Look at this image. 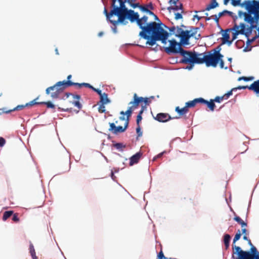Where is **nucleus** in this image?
<instances>
[{"label":"nucleus","instance_id":"54","mask_svg":"<svg viewBox=\"0 0 259 259\" xmlns=\"http://www.w3.org/2000/svg\"><path fill=\"white\" fill-rule=\"evenodd\" d=\"M72 104L79 109H80L82 107L81 104L78 101H74L72 102Z\"/></svg>","mask_w":259,"mask_h":259},{"label":"nucleus","instance_id":"11","mask_svg":"<svg viewBox=\"0 0 259 259\" xmlns=\"http://www.w3.org/2000/svg\"><path fill=\"white\" fill-rule=\"evenodd\" d=\"M110 16H116L118 17L117 20H111L110 23L113 25H117L118 24L120 23L122 25H126L128 22L126 21L127 19V14L124 13H119V15L116 14H113L112 15L110 14Z\"/></svg>","mask_w":259,"mask_h":259},{"label":"nucleus","instance_id":"58","mask_svg":"<svg viewBox=\"0 0 259 259\" xmlns=\"http://www.w3.org/2000/svg\"><path fill=\"white\" fill-rule=\"evenodd\" d=\"M136 132L137 133L138 137H140L142 136L143 133L141 131L140 125H138L137 127L136 128Z\"/></svg>","mask_w":259,"mask_h":259},{"label":"nucleus","instance_id":"12","mask_svg":"<svg viewBox=\"0 0 259 259\" xmlns=\"http://www.w3.org/2000/svg\"><path fill=\"white\" fill-rule=\"evenodd\" d=\"M175 36L179 38H191L193 37V33H191V30H184L179 26L177 27Z\"/></svg>","mask_w":259,"mask_h":259},{"label":"nucleus","instance_id":"62","mask_svg":"<svg viewBox=\"0 0 259 259\" xmlns=\"http://www.w3.org/2000/svg\"><path fill=\"white\" fill-rule=\"evenodd\" d=\"M92 90L97 93L99 95L100 97L103 94V93L102 92V91L100 89H96L94 87L93 89H92Z\"/></svg>","mask_w":259,"mask_h":259},{"label":"nucleus","instance_id":"59","mask_svg":"<svg viewBox=\"0 0 259 259\" xmlns=\"http://www.w3.org/2000/svg\"><path fill=\"white\" fill-rule=\"evenodd\" d=\"M143 102L145 103V105H149L151 103V100H150V98H144V100Z\"/></svg>","mask_w":259,"mask_h":259},{"label":"nucleus","instance_id":"42","mask_svg":"<svg viewBox=\"0 0 259 259\" xmlns=\"http://www.w3.org/2000/svg\"><path fill=\"white\" fill-rule=\"evenodd\" d=\"M134 98L135 100V103H136V105H139V104L142 102H143L144 98L143 97H138L137 96V94L134 95Z\"/></svg>","mask_w":259,"mask_h":259},{"label":"nucleus","instance_id":"2","mask_svg":"<svg viewBox=\"0 0 259 259\" xmlns=\"http://www.w3.org/2000/svg\"><path fill=\"white\" fill-rule=\"evenodd\" d=\"M148 17L145 15L141 18H139V20L138 21V26L141 29L139 33V36L147 41L149 40L151 31L156 30V29L153 27L154 25L157 26L156 22H148Z\"/></svg>","mask_w":259,"mask_h":259},{"label":"nucleus","instance_id":"51","mask_svg":"<svg viewBox=\"0 0 259 259\" xmlns=\"http://www.w3.org/2000/svg\"><path fill=\"white\" fill-rule=\"evenodd\" d=\"M165 153H166V151H163V152L159 153L153 157V160L155 161L157 159L161 158Z\"/></svg>","mask_w":259,"mask_h":259},{"label":"nucleus","instance_id":"50","mask_svg":"<svg viewBox=\"0 0 259 259\" xmlns=\"http://www.w3.org/2000/svg\"><path fill=\"white\" fill-rule=\"evenodd\" d=\"M105 105V104H103V103H101V104L99 106L98 108V111L100 113L106 112Z\"/></svg>","mask_w":259,"mask_h":259},{"label":"nucleus","instance_id":"6","mask_svg":"<svg viewBox=\"0 0 259 259\" xmlns=\"http://www.w3.org/2000/svg\"><path fill=\"white\" fill-rule=\"evenodd\" d=\"M169 46L164 48V51L168 55L180 54L183 48L175 39H172L168 40Z\"/></svg>","mask_w":259,"mask_h":259},{"label":"nucleus","instance_id":"32","mask_svg":"<svg viewBox=\"0 0 259 259\" xmlns=\"http://www.w3.org/2000/svg\"><path fill=\"white\" fill-rule=\"evenodd\" d=\"M234 220L239 224L242 227H246L247 226V224L244 222L239 216H235Z\"/></svg>","mask_w":259,"mask_h":259},{"label":"nucleus","instance_id":"64","mask_svg":"<svg viewBox=\"0 0 259 259\" xmlns=\"http://www.w3.org/2000/svg\"><path fill=\"white\" fill-rule=\"evenodd\" d=\"M146 6L147 8V9L150 10H153L154 9L153 5L151 2L148 3L147 5H146Z\"/></svg>","mask_w":259,"mask_h":259},{"label":"nucleus","instance_id":"29","mask_svg":"<svg viewBox=\"0 0 259 259\" xmlns=\"http://www.w3.org/2000/svg\"><path fill=\"white\" fill-rule=\"evenodd\" d=\"M180 38V41L179 42V44H180V46L181 47H185L190 44L189 39L190 38L183 37V38Z\"/></svg>","mask_w":259,"mask_h":259},{"label":"nucleus","instance_id":"13","mask_svg":"<svg viewBox=\"0 0 259 259\" xmlns=\"http://www.w3.org/2000/svg\"><path fill=\"white\" fill-rule=\"evenodd\" d=\"M227 31H233L232 36V39L233 41L237 38L239 34L243 35V31L242 29H240L239 25L237 24L236 23H235L232 28L227 29Z\"/></svg>","mask_w":259,"mask_h":259},{"label":"nucleus","instance_id":"30","mask_svg":"<svg viewBox=\"0 0 259 259\" xmlns=\"http://www.w3.org/2000/svg\"><path fill=\"white\" fill-rule=\"evenodd\" d=\"M29 252L30 253V255L32 257V259H38L36 255L35 254V251L34 248V246L32 243H30L29 245Z\"/></svg>","mask_w":259,"mask_h":259},{"label":"nucleus","instance_id":"19","mask_svg":"<svg viewBox=\"0 0 259 259\" xmlns=\"http://www.w3.org/2000/svg\"><path fill=\"white\" fill-rule=\"evenodd\" d=\"M109 126L110 128H109V131L114 135L124 132L122 126L119 125L117 126L114 123H109Z\"/></svg>","mask_w":259,"mask_h":259},{"label":"nucleus","instance_id":"41","mask_svg":"<svg viewBox=\"0 0 259 259\" xmlns=\"http://www.w3.org/2000/svg\"><path fill=\"white\" fill-rule=\"evenodd\" d=\"M196 104L195 99L193 100L188 101L186 103V106L188 109L189 108L194 107Z\"/></svg>","mask_w":259,"mask_h":259},{"label":"nucleus","instance_id":"7","mask_svg":"<svg viewBox=\"0 0 259 259\" xmlns=\"http://www.w3.org/2000/svg\"><path fill=\"white\" fill-rule=\"evenodd\" d=\"M247 23L248 24H246L244 23H240L239 24V27H240V29H241L243 31V35L246 38H248L252 33L254 29H257V27L256 25H254L250 22Z\"/></svg>","mask_w":259,"mask_h":259},{"label":"nucleus","instance_id":"34","mask_svg":"<svg viewBox=\"0 0 259 259\" xmlns=\"http://www.w3.org/2000/svg\"><path fill=\"white\" fill-rule=\"evenodd\" d=\"M61 85H62V83L56 82L54 85L48 88L46 90V93L49 95L51 91H54L56 87H59Z\"/></svg>","mask_w":259,"mask_h":259},{"label":"nucleus","instance_id":"45","mask_svg":"<svg viewBox=\"0 0 259 259\" xmlns=\"http://www.w3.org/2000/svg\"><path fill=\"white\" fill-rule=\"evenodd\" d=\"M133 107H129L127 111L125 112L126 115V118L130 119V117L131 116L133 113Z\"/></svg>","mask_w":259,"mask_h":259},{"label":"nucleus","instance_id":"20","mask_svg":"<svg viewBox=\"0 0 259 259\" xmlns=\"http://www.w3.org/2000/svg\"><path fill=\"white\" fill-rule=\"evenodd\" d=\"M142 154L140 152H137L134 154L130 158V165L132 166L135 164L138 163L140 158L141 157Z\"/></svg>","mask_w":259,"mask_h":259},{"label":"nucleus","instance_id":"43","mask_svg":"<svg viewBox=\"0 0 259 259\" xmlns=\"http://www.w3.org/2000/svg\"><path fill=\"white\" fill-rule=\"evenodd\" d=\"M228 14L229 16L230 15H233V12L231 11H229L227 10H224L222 12H221L219 13V17H221L222 16H224V15Z\"/></svg>","mask_w":259,"mask_h":259},{"label":"nucleus","instance_id":"22","mask_svg":"<svg viewBox=\"0 0 259 259\" xmlns=\"http://www.w3.org/2000/svg\"><path fill=\"white\" fill-rule=\"evenodd\" d=\"M100 102L103 103V104H107L111 103V100L108 98L107 93H103L100 97Z\"/></svg>","mask_w":259,"mask_h":259},{"label":"nucleus","instance_id":"53","mask_svg":"<svg viewBox=\"0 0 259 259\" xmlns=\"http://www.w3.org/2000/svg\"><path fill=\"white\" fill-rule=\"evenodd\" d=\"M233 91H235V90H233V89L229 91V92H228L227 93H226L224 96L223 97H224V99H228L230 96H231L232 94H233Z\"/></svg>","mask_w":259,"mask_h":259},{"label":"nucleus","instance_id":"17","mask_svg":"<svg viewBox=\"0 0 259 259\" xmlns=\"http://www.w3.org/2000/svg\"><path fill=\"white\" fill-rule=\"evenodd\" d=\"M252 3L248 10L252 12L259 19V0H252Z\"/></svg>","mask_w":259,"mask_h":259},{"label":"nucleus","instance_id":"47","mask_svg":"<svg viewBox=\"0 0 259 259\" xmlns=\"http://www.w3.org/2000/svg\"><path fill=\"white\" fill-rule=\"evenodd\" d=\"M228 32L229 31H227V29H226L223 33L222 35L224 38L223 40H226L229 39V38L230 37V34L228 33Z\"/></svg>","mask_w":259,"mask_h":259},{"label":"nucleus","instance_id":"52","mask_svg":"<svg viewBox=\"0 0 259 259\" xmlns=\"http://www.w3.org/2000/svg\"><path fill=\"white\" fill-rule=\"evenodd\" d=\"M253 256L249 259H259V252L258 251H254L252 253Z\"/></svg>","mask_w":259,"mask_h":259},{"label":"nucleus","instance_id":"63","mask_svg":"<svg viewBox=\"0 0 259 259\" xmlns=\"http://www.w3.org/2000/svg\"><path fill=\"white\" fill-rule=\"evenodd\" d=\"M6 144V140L2 137H0V147H3Z\"/></svg>","mask_w":259,"mask_h":259},{"label":"nucleus","instance_id":"26","mask_svg":"<svg viewBox=\"0 0 259 259\" xmlns=\"http://www.w3.org/2000/svg\"><path fill=\"white\" fill-rule=\"evenodd\" d=\"M175 111L180 115H183L188 112V109L185 105V107L180 108L179 106L176 108Z\"/></svg>","mask_w":259,"mask_h":259},{"label":"nucleus","instance_id":"44","mask_svg":"<svg viewBox=\"0 0 259 259\" xmlns=\"http://www.w3.org/2000/svg\"><path fill=\"white\" fill-rule=\"evenodd\" d=\"M254 79V77L253 76H250V77H246V76H241L238 78V80H244L245 81H248L250 80H252Z\"/></svg>","mask_w":259,"mask_h":259},{"label":"nucleus","instance_id":"21","mask_svg":"<svg viewBox=\"0 0 259 259\" xmlns=\"http://www.w3.org/2000/svg\"><path fill=\"white\" fill-rule=\"evenodd\" d=\"M249 90L253 91L256 94H259V79L250 85Z\"/></svg>","mask_w":259,"mask_h":259},{"label":"nucleus","instance_id":"24","mask_svg":"<svg viewBox=\"0 0 259 259\" xmlns=\"http://www.w3.org/2000/svg\"><path fill=\"white\" fill-rule=\"evenodd\" d=\"M113 147L116 148L119 152H123L126 148V145L122 143H115L113 144Z\"/></svg>","mask_w":259,"mask_h":259},{"label":"nucleus","instance_id":"38","mask_svg":"<svg viewBox=\"0 0 259 259\" xmlns=\"http://www.w3.org/2000/svg\"><path fill=\"white\" fill-rule=\"evenodd\" d=\"M258 37H259L257 34H256L254 36L252 37L251 38H249V37L247 38V41L246 42V46H249L250 44L253 42Z\"/></svg>","mask_w":259,"mask_h":259},{"label":"nucleus","instance_id":"28","mask_svg":"<svg viewBox=\"0 0 259 259\" xmlns=\"http://www.w3.org/2000/svg\"><path fill=\"white\" fill-rule=\"evenodd\" d=\"M167 10L170 12L171 10L177 11L179 10H182V13L183 12V5L182 3H180L179 5H176L174 7L170 6L167 8Z\"/></svg>","mask_w":259,"mask_h":259},{"label":"nucleus","instance_id":"57","mask_svg":"<svg viewBox=\"0 0 259 259\" xmlns=\"http://www.w3.org/2000/svg\"><path fill=\"white\" fill-rule=\"evenodd\" d=\"M199 29V27H194L193 26L190 27L191 33H193V37L197 33V30Z\"/></svg>","mask_w":259,"mask_h":259},{"label":"nucleus","instance_id":"60","mask_svg":"<svg viewBox=\"0 0 259 259\" xmlns=\"http://www.w3.org/2000/svg\"><path fill=\"white\" fill-rule=\"evenodd\" d=\"M12 220L15 222H18L19 221V218L18 217L17 213H13L12 215Z\"/></svg>","mask_w":259,"mask_h":259},{"label":"nucleus","instance_id":"56","mask_svg":"<svg viewBox=\"0 0 259 259\" xmlns=\"http://www.w3.org/2000/svg\"><path fill=\"white\" fill-rule=\"evenodd\" d=\"M169 258L165 257L163 252L160 251L157 255V259H168Z\"/></svg>","mask_w":259,"mask_h":259},{"label":"nucleus","instance_id":"48","mask_svg":"<svg viewBox=\"0 0 259 259\" xmlns=\"http://www.w3.org/2000/svg\"><path fill=\"white\" fill-rule=\"evenodd\" d=\"M167 29L170 32H169V34H170V35L171 34H174L175 35V34L176 33V29H177V27L175 26H172V27H168V28Z\"/></svg>","mask_w":259,"mask_h":259},{"label":"nucleus","instance_id":"46","mask_svg":"<svg viewBox=\"0 0 259 259\" xmlns=\"http://www.w3.org/2000/svg\"><path fill=\"white\" fill-rule=\"evenodd\" d=\"M196 104L197 103H200V104H206L207 100H205L203 98H195V99Z\"/></svg>","mask_w":259,"mask_h":259},{"label":"nucleus","instance_id":"9","mask_svg":"<svg viewBox=\"0 0 259 259\" xmlns=\"http://www.w3.org/2000/svg\"><path fill=\"white\" fill-rule=\"evenodd\" d=\"M180 55L183 57V58L180 61L181 63H192L193 58V52L187 51L183 48L181 50Z\"/></svg>","mask_w":259,"mask_h":259},{"label":"nucleus","instance_id":"1","mask_svg":"<svg viewBox=\"0 0 259 259\" xmlns=\"http://www.w3.org/2000/svg\"><path fill=\"white\" fill-rule=\"evenodd\" d=\"M157 26L154 25L156 29L155 31H152L150 35L148 41H146V44L150 46H153L156 44L157 41H160L163 44H166L167 39L170 35L169 32L164 29V28H168V27L163 24L161 21L156 22Z\"/></svg>","mask_w":259,"mask_h":259},{"label":"nucleus","instance_id":"40","mask_svg":"<svg viewBox=\"0 0 259 259\" xmlns=\"http://www.w3.org/2000/svg\"><path fill=\"white\" fill-rule=\"evenodd\" d=\"M38 99V97H37L36 99H35L34 100L25 104L26 107H29V106H31L34 105H40L39 102H36V100Z\"/></svg>","mask_w":259,"mask_h":259},{"label":"nucleus","instance_id":"35","mask_svg":"<svg viewBox=\"0 0 259 259\" xmlns=\"http://www.w3.org/2000/svg\"><path fill=\"white\" fill-rule=\"evenodd\" d=\"M25 107H26L25 104V105H19L17 106L16 107H15L13 109L5 111V112L6 113H9L12 111L22 110Z\"/></svg>","mask_w":259,"mask_h":259},{"label":"nucleus","instance_id":"33","mask_svg":"<svg viewBox=\"0 0 259 259\" xmlns=\"http://www.w3.org/2000/svg\"><path fill=\"white\" fill-rule=\"evenodd\" d=\"M207 107L211 111H213L215 107V105L212 99H210V101H207L206 104Z\"/></svg>","mask_w":259,"mask_h":259},{"label":"nucleus","instance_id":"10","mask_svg":"<svg viewBox=\"0 0 259 259\" xmlns=\"http://www.w3.org/2000/svg\"><path fill=\"white\" fill-rule=\"evenodd\" d=\"M131 10H132L128 9L125 5V3L122 2L119 3V6L117 5H114V9H112L111 15H112L113 14L119 15V13L126 14L127 13H128Z\"/></svg>","mask_w":259,"mask_h":259},{"label":"nucleus","instance_id":"15","mask_svg":"<svg viewBox=\"0 0 259 259\" xmlns=\"http://www.w3.org/2000/svg\"><path fill=\"white\" fill-rule=\"evenodd\" d=\"M58 82L62 83V85H60L59 87H56L55 89V91L51 93V96L53 99L58 98L60 95L63 93L66 88L63 80L58 81Z\"/></svg>","mask_w":259,"mask_h":259},{"label":"nucleus","instance_id":"8","mask_svg":"<svg viewBox=\"0 0 259 259\" xmlns=\"http://www.w3.org/2000/svg\"><path fill=\"white\" fill-rule=\"evenodd\" d=\"M221 48L220 46L216 48L214 50V53H211L210 52H207L209 55H210V59L214 65V67H217L219 63V61L221 59V57H223V55L220 53Z\"/></svg>","mask_w":259,"mask_h":259},{"label":"nucleus","instance_id":"49","mask_svg":"<svg viewBox=\"0 0 259 259\" xmlns=\"http://www.w3.org/2000/svg\"><path fill=\"white\" fill-rule=\"evenodd\" d=\"M249 88H250V85L249 86H248V85H243V86L239 85L237 88H233V90L237 91V90H245L247 89L249 90Z\"/></svg>","mask_w":259,"mask_h":259},{"label":"nucleus","instance_id":"36","mask_svg":"<svg viewBox=\"0 0 259 259\" xmlns=\"http://www.w3.org/2000/svg\"><path fill=\"white\" fill-rule=\"evenodd\" d=\"M40 105H45L49 108L54 109L55 108V105L52 103L51 101L48 102H39Z\"/></svg>","mask_w":259,"mask_h":259},{"label":"nucleus","instance_id":"16","mask_svg":"<svg viewBox=\"0 0 259 259\" xmlns=\"http://www.w3.org/2000/svg\"><path fill=\"white\" fill-rule=\"evenodd\" d=\"M154 118L160 122H166L172 119L168 113H159L155 117H154Z\"/></svg>","mask_w":259,"mask_h":259},{"label":"nucleus","instance_id":"5","mask_svg":"<svg viewBox=\"0 0 259 259\" xmlns=\"http://www.w3.org/2000/svg\"><path fill=\"white\" fill-rule=\"evenodd\" d=\"M239 18H241L243 17L244 22L246 23H251L253 25H256L258 27L259 23V19L250 11L247 10L246 12H243L239 10L238 12Z\"/></svg>","mask_w":259,"mask_h":259},{"label":"nucleus","instance_id":"37","mask_svg":"<svg viewBox=\"0 0 259 259\" xmlns=\"http://www.w3.org/2000/svg\"><path fill=\"white\" fill-rule=\"evenodd\" d=\"M241 236V233L240 232V230H238V231L233 239L232 246L236 245L235 244V242L240 239Z\"/></svg>","mask_w":259,"mask_h":259},{"label":"nucleus","instance_id":"18","mask_svg":"<svg viewBox=\"0 0 259 259\" xmlns=\"http://www.w3.org/2000/svg\"><path fill=\"white\" fill-rule=\"evenodd\" d=\"M126 14L127 19H128L131 22L133 23L136 22L137 24L138 25V21L139 20V14L138 12H135L134 10H132Z\"/></svg>","mask_w":259,"mask_h":259},{"label":"nucleus","instance_id":"55","mask_svg":"<svg viewBox=\"0 0 259 259\" xmlns=\"http://www.w3.org/2000/svg\"><path fill=\"white\" fill-rule=\"evenodd\" d=\"M224 97L223 96H222V97H220V96H217L214 99H212V100L214 102H217V103H221V101L223 100Z\"/></svg>","mask_w":259,"mask_h":259},{"label":"nucleus","instance_id":"3","mask_svg":"<svg viewBox=\"0 0 259 259\" xmlns=\"http://www.w3.org/2000/svg\"><path fill=\"white\" fill-rule=\"evenodd\" d=\"M248 244L251 246L250 250L244 251L239 246L233 245V253L232 258L236 259H249L253 256L252 252L258 251L256 248L253 245L250 240L248 241Z\"/></svg>","mask_w":259,"mask_h":259},{"label":"nucleus","instance_id":"31","mask_svg":"<svg viewBox=\"0 0 259 259\" xmlns=\"http://www.w3.org/2000/svg\"><path fill=\"white\" fill-rule=\"evenodd\" d=\"M14 213L13 210H8L4 212L3 216V220L6 221L9 218L12 216Z\"/></svg>","mask_w":259,"mask_h":259},{"label":"nucleus","instance_id":"14","mask_svg":"<svg viewBox=\"0 0 259 259\" xmlns=\"http://www.w3.org/2000/svg\"><path fill=\"white\" fill-rule=\"evenodd\" d=\"M241 2V0H231V4L233 6H241V7L244 8L246 11L249 9V7H250L252 2V0H246L242 3Z\"/></svg>","mask_w":259,"mask_h":259},{"label":"nucleus","instance_id":"27","mask_svg":"<svg viewBox=\"0 0 259 259\" xmlns=\"http://www.w3.org/2000/svg\"><path fill=\"white\" fill-rule=\"evenodd\" d=\"M219 6V4L216 0H211V3L207 6L205 8L206 11H209L211 9H214Z\"/></svg>","mask_w":259,"mask_h":259},{"label":"nucleus","instance_id":"39","mask_svg":"<svg viewBox=\"0 0 259 259\" xmlns=\"http://www.w3.org/2000/svg\"><path fill=\"white\" fill-rule=\"evenodd\" d=\"M112 12V9L110 10V12L108 13L106 8H104V14L105 15V16H106V18H107V20L109 22H110V21L112 20L111 19V18L113 16H110V14H111Z\"/></svg>","mask_w":259,"mask_h":259},{"label":"nucleus","instance_id":"4","mask_svg":"<svg viewBox=\"0 0 259 259\" xmlns=\"http://www.w3.org/2000/svg\"><path fill=\"white\" fill-rule=\"evenodd\" d=\"M193 55L192 63L198 64L205 63L207 67L212 66L214 67V65L210 59V55H209L207 52L204 53L199 54L194 51Z\"/></svg>","mask_w":259,"mask_h":259},{"label":"nucleus","instance_id":"23","mask_svg":"<svg viewBox=\"0 0 259 259\" xmlns=\"http://www.w3.org/2000/svg\"><path fill=\"white\" fill-rule=\"evenodd\" d=\"M231 239V235L228 234H224L223 236V242L226 249H227L230 246Z\"/></svg>","mask_w":259,"mask_h":259},{"label":"nucleus","instance_id":"61","mask_svg":"<svg viewBox=\"0 0 259 259\" xmlns=\"http://www.w3.org/2000/svg\"><path fill=\"white\" fill-rule=\"evenodd\" d=\"M142 12L147 13L148 9L146 7V6H142L140 5V7L139 8Z\"/></svg>","mask_w":259,"mask_h":259},{"label":"nucleus","instance_id":"25","mask_svg":"<svg viewBox=\"0 0 259 259\" xmlns=\"http://www.w3.org/2000/svg\"><path fill=\"white\" fill-rule=\"evenodd\" d=\"M63 81H64V82L65 83V85L66 88L68 87L72 86V85L77 86V87H78L79 88H81V87H82V84H83V83L74 82H72L71 80H64Z\"/></svg>","mask_w":259,"mask_h":259}]
</instances>
